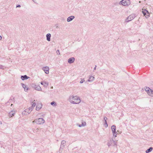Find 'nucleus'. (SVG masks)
<instances>
[{"label": "nucleus", "instance_id": "f257e3e1", "mask_svg": "<svg viewBox=\"0 0 153 153\" xmlns=\"http://www.w3.org/2000/svg\"><path fill=\"white\" fill-rule=\"evenodd\" d=\"M69 101L71 103L74 104H79L81 101V99L79 97L73 95L70 96Z\"/></svg>", "mask_w": 153, "mask_h": 153}, {"label": "nucleus", "instance_id": "f03ea898", "mask_svg": "<svg viewBox=\"0 0 153 153\" xmlns=\"http://www.w3.org/2000/svg\"><path fill=\"white\" fill-rule=\"evenodd\" d=\"M35 100H31L30 101V104L31 105V106L29 108V110L28 112V114H30L31 111L33 110L35 106H36V103L35 102Z\"/></svg>", "mask_w": 153, "mask_h": 153}, {"label": "nucleus", "instance_id": "7ed1b4c3", "mask_svg": "<svg viewBox=\"0 0 153 153\" xmlns=\"http://www.w3.org/2000/svg\"><path fill=\"white\" fill-rule=\"evenodd\" d=\"M130 1L129 0H122L121 1L119 4L124 6H128L130 4Z\"/></svg>", "mask_w": 153, "mask_h": 153}, {"label": "nucleus", "instance_id": "20e7f679", "mask_svg": "<svg viewBox=\"0 0 153 153\" xmlns=\"http://www.w3.org/2000/svg\"><path fill=\"white\" fill-rule=\"evenodd\" d=\"M35 123L38 124H41L44 123L45 121L42 118H39L35 119Z\"/></svg>", "mask_w": 153, "mask_h": 153}, {"label": "nucleus", "instance_id": "39448f33", "mask_svg": "<svg viewBox=\"0 0 153 153\" xmlns=\"http://www.w3.org/2000/svg\"><path fill=\"white\" fill-rule=\"evenodd\" d=\"M142 13L144 16H145L146 17V18H148L149 16V14L147 11V10L146 9H142Z\"/></svg>", "mask_w": 153, "mask_h": 153}, {"label": "nucleus", "instance_id": "423d86ee", "mask_svg": "<svg viewBox=\"0 0 153 153\" xmlns=\"http://www.w3.org/2000/svg\"><path fill=\"white\" fill-rule=\"evenodd\" d=\"M134 19L133 14L130 15L127 19H126V22H129L133 20Z\"/></svg>", "mask_w": 153, "mask_h": 153}, {"label": "nucleus", "instance_id": "0eeeda50", "mask_svg": "<svg viewBox=\"0 0 153 153\" xmlns=\"http://www.w3.org/2000/svg\"><path fill=\"white\" fill-rule=\"evenodd\" d=\"M42 70L45 71V73L48 74L49 73V68L48 67H45L42 68Z\"/></svg>", "mask_w": 153, "mask_h": 153}, {"label": "nucleus", "instance_id": "6e6552de", "mask_svg": "<svg viewBox=\"0 0 153 153\" xmlns=\"http://www.w3.org/2000/svg\"><path fill=\"white\" fill-rule=\"evenodd\" d=\"M42 105L41 103H38L36 106V111L39 110L42 108Z\"/></svg>", "mask_w": 153, "mask_h": 153}, {"label": "nucleus", "instance_id": "1a4fd4ad", "mask_svg": "<svg viewBox=\"0 0 153 153\" xmlns=\"http://www.w3.org/2000/svg\"><path fill=\"white\" fill-rule=\"evenodd\" d=\"M75 58L74 57H71L68 60V62L69 64L73 63L75 61Z\"/></svg>", "mask_w": 153, "mask_h": 153}, {"label": "nucleus", "instance_id": "9d476101", "mask_svg": "<svg viewBox=\"0 0 153 153\" xmlns=\"http://www.w3.org/2000/svg\"><path fill=\"white\" fill-rule=\"evenodd\" d=\"M75 18V16H71L68 17L67 19V21L70 22L73 20Z\"/></svg>", "mask_w": 153, "mask_h": 153}, {"label": "nucleus", "instance_id": "9b49d317", "mask_svg": "<svg viewBox=\"0 0 153 153\" xmlns=\"http://www.w3.org/2000/svg\"><path fill=\"white\" fill-rule=\"evenodd\" d=\"M34 88L35 89L37 90L38 91H41V88L39 85H35L34 86Z\"/></svg>", "mask_w": 153, "mask_h": 153}, {"label": "nucleus", "instance_id": "f8f14e48", "mask_svg": "<svg viewBox=\"0 0 153 153\" xmlns=\"http://www.w3.org/2000/svg\"><path fill=\"white\" fill-rule=\"evenodd\" d=\"M41 84L42 85H43L45 87H47L48 85V82H41Z\"/></svg>", "mask_w": 153, "mask_h": 153}, {"label": "nucleus", "instance_id": "ddd939ff", "mask_svg": "<svg viewBox=\"0 0 153 153\" xmlns=\"http://www.w3.org/2000/svg\"><path fill=\"white\" fill-rule=\"evenodd\" d=\"M51 34L50 33H48L46 35L47 40L49 42L51 40Z\"/></svg>", "mask_w": 153, "mask_h": 153}, {"label": "nucleus", "instance_id": "4468645a", "mask_svg": "<svg viewBox=\"0 0 153 153\" xmlns=\"http://www.w3.org/2000/svg\"><path fill=\"white\" fill-rule=\"evenodd\" d=\"M29 78V77L27 76L26 75L24 76H21V78L22 80H24L28 79Z\"/></svg>", "mask_w": 153, "mask_h": 153}, {"label": "nucleus", "instance_id": "2eb2a0df", "mask_svg": "<svg viewBox=\"0 0 153 153\" xmlns=\"http://www.w3.org/2000/svg\"><path fill=\"white\" fill-rule=\"evenodd\" d=\"M94 77L92 76H90L89 77V79L87 81L89 82H91L94 80Z\"/></svg>", "mask_w": 153, "mask_h": 153}, {"label": "nucleus", "instance_id": "dca6fc26", "mask_svg": "<svg viewBox=\"0 0 153 153\" xmlns=\"http://www.w3.org/2000/svg\"><path fill=\"white\" fill-rule=\"evenodd\" d=\"M113 142H115V141H114L113 140H112L111 139L108 140L107 143L108 146H110L112 144Z\"/></svg>", "mask_w": 153, "mask_h": 153}, {"label": "nucleus", "instance_id": "f3484780", "mask_svg": "<svg viewBox=\"0 0 153 153\" xmlns=\"http://www.w3.org/2000/svg\"><path fill=\"white\" fill-rule=\"evenodd\" d=\"M15 114V112L14 111H12L9 113V116L10 117H12L14 116V114Z\"/></svg>", "mask_w": 153, "mask_h": 153}, {"label": "nucleus", "instance_id": "a211bd4d", "mask_svg": "<svg viewBox=\"0 0 153 153\" xmlns=\"http://www.w3.org/2000/svg\"><path fill=\"white\" fill-rule=\"evenodd\" d=\"M22 87L24 89V90L26 91L28 90V88L26 87V85L23 83H21Z\"/></svg>", "mask_w": 153, "mask_h": 153}, {"label": "nucleus", "instance_id": "6ab92c4d", "mask_svg": "<svg viewBox=\"0 0 153 153\" xmlns=\"http://www.w3.org/2000/svg\"><path fill=\"white\" fill-rule=\"evenodd\" d=\"M145 91L147 92L148 94H149V92L151 91V89L149 87H146L145 88Z\"/></svg>", "mask_w": 153, "mask_h": 153}, {"label": "nucleus", "instance_id": "aec40b11", "mask_svg": "<svg viewBox=\"0 0 153 153\" xmlns=\"http://www.w3.org/2000/svg\"><path fill=\"white\" fill-rule=\"evenodd\" d=\"M116 126L115 125H113L111 126V129L112 132L116 131Z\"/></svg>", "mask_w": 153, "mask_h": 153}, {"label": "nucleus", "instance_id": "412c9836", "mask_svg": "<svg viewBox=\"0 0 153 153\" xmlns=\"http://www.w3.org/2000/svg\"><path fill=\"white\" fill-rule=\"evenodd\" d=\"M153 148L152 147H150V148H149L147 150L146 152V153H148L149 152H151L152 149H153Z\"/></svg>", "mask_w": 153, "mask_h": 153}, {"label": "nucleus", "instance_id": "4be33fe9", "mask_svg": "<svg viewBox=\"0 0 153 153\" xmlns=\"http://www.w3.org/2000/svg\"><path fill=\"white\" fill-rule=\"evenodd\" d=\"M148 95L150 96L153 97V90H151V91L150 92H149Z\"/></svg>", "mask_w": 153, "mask_h": 153}, {"label": "nucleus", "instance_id": "5701e85b", "mask_svg": "<svg viewBox=\"0 0 153 153\" xmlns=\"http://www.w3.org/2000/svg\"><path fill=\"white\" fill-rule=\"evenodd\" d=\"M112 133H113V136L114 137V138H115V137H117V132L116 131H115L114 132Z\"/></svg>", "mask_w": 153, "mask_h": 153}, {"label": "nucleus", "instance_id": "b1692460", "mask_svg": "<svg viewBox=\"0 0 153 153\" xmlns=\"http://www.w3.org/2000/svg\"><path fill=\"white\" fill-rule=\"evenodd\" d=\"M28 110H29V109H25L24 111L23 112H22V114H26V115L27 114H26V112H27V113H28Z\"/></svg>", "mask_w": 153, "mask_h": 153}, {"label": "nucleus", "instance_id": "393cba45", "mask_svg": "<svg viewBox=\"0 0 153 153\" xmlns=\"http://www.w3.org/2000/svg\"><path fill=\"white\" fill-rule=\"evenodd\" d=\"M51 105L54 106H56V103L54 101H53L51 102Z\"/></svg>", "mask_w": 153, "mask_h": 153}, {"label": "nucleus", "instance_id": "a878e982", "mask_svg": "<svg viewBox=\"0 0 153 153\" xmlns=\"http://www.w3.org/2000/svg\"><path fill=\"white\" fill-rule=\"evenodd\" d=\"M86 125V123L85 122V124H83V123H82V124H80V125H79V127H82V126H85Z\"/></svg>", "mask_w": 153, "mask_h": 153}, {"label": "nucleus", "instance_id": "bb28decb", "mask_svg": "<svg viewBox=\"0 0 153 153\" xmlns=\"http://www.w3.org/2000/svg\"><path fill=\"white\" fill-rule=\"evenodd\" d=\"M5 68V67L4 66L2 65H0V69H4Z\"/></svg>", "mask_w": 153, "mask_h": 153}, {"label": "nucleus", "instance_id": "cd10ccee", "mask_svg": "<svg viewBox=\"0 0 153 153\" xmlns=\"http://www.w3.org/2000/svg\"><path fill=\"white\" fill-rule=\"evenodd\" d=\"M66 143V141L65 140H62V141L61 143V144L62 145H64Z\"/></svg>", "mask_w": 153, "mask_h": 153}, {"label": "nucleus", "instance_id": "c85d7f7f", "mask_svg": "<svg viewBox=\"0 0 153 153\" xmlns=\"http://www.w3.org/2000/svg\"><path fill=\"white\" fill-rule=\"evenodd\" d=\"M63 148H62L60 147V148L59 149V153H61L62 152V151H63Z\"/></svg>", "mask_w": 153, "mask_h": 153}, {"label": "nucleus", "instance_id": "c756f323", "mask_svg": "<svg viewBox=\"0 0 153 153\" xmlns=\"http://www.w3.org/2000/svg\"><path fill=\"white\" fill-rule=\"evenodd\" d=\"M82 79V80L80 82V83H82L83 82H84L85 81L84 80V79Z\"/></svg>", "mask_w": 153, "mask_h": 153}, {"label": "nucleus", "instance_id": "7c9ffc66", "mask_svg": "<svg viewBox=\"0 0 153 153\" xmlns=\"http://www.w3.org/2000/svg\"><path fill=\"white\" fill-rule=\"evenodd\" d=\"M105 127H108V124H107V123L106 121H105Z\"/></svg>", "mask_w": 153, "mask_h": 153}, {"label": "nucleus", "instance_id": "2f4dec72", "mask_svg": "<svg viewBox=\"0 0 153 153\" xmlns=\"http://www.w3.org/2000/svg\"><path fill=\"white\" fill-rule=\"evenodd\" d=\"M56 52L57 55H59L60 54V52L59 50H57Z\"/></svg>", "mask_w": 153, "mask_h": 153}, {"label": "nucleus", "instance_id": "473e14b6", "mask_svg": "<svg viewBox=\"0 0 153 153\" xmlns=\"http://www.w3.org/2000/svg\"><path fill=\"white\" fill-rule=\"evenodd\" d=\"M64 146H65L64 145H62V144H61L60 147L64 148Z\"/></svg>", "mask_w": 153, "mask_h": 153}, {"label": "nucleus", "instance_id": "72a5a7b5", "mask_svg": "<svg viewBox=\"0 0 153 153\" xmlns=\"http://www.w3.org/2000/svg\"><path fill=\"white\" fill-rule=\"evenodd\" d=\"M21 7V5H20L18 4L16 6V8L17 7Z\"/></svg>", "mask_w": 153, "mask_h": 153}, {"label": "nucleus", "instance_id": "f704fd0d", "mask_svg": "<svg viewBox=\"0 0 153 153\" xmlns=\"http://www.w3.org/2000/svg\"><path fill=\"white\" fill-rule=\"evenodd\" d=\"M107 119V118L105 117L104 118V120L105 121H106Z\"/></svg>", "mask_w": 153, "mask_h": 153}, {"label": "nucleus", "instance_id": "c9c22d12", "mask_svg": "<svg viewBox=\"0 0 153 153\" xmlns=\"http://www.w3.org/2000/svg\"><path fill=\"white\" fill-rule=\"evenodd\" d=\"M38 130H39V129L38 128H37V129H36L35 130H34V132H37L38 131Z\"/></svg>", "mask_w": 153, "mask_h": 153}, {"label": "nucleus", "instance_id": "e433bc0d", "mask_svg": "<svg viewBox=\"0 0 153 153\" xmlns=\"http://www.w3.org/2000/svg\"><path fill=\"white\" fill-rule=\"evenodd\" d=\"M96 67H97V66L96 65H95V67L94 68V70H96Z\"/></svg>", "mask_w": 153, "mask_h": 153}, {"label": "nucleus", "instance_id": "4c0bfd02", "mask_svg": "<svg viewBox=\"0 0 153 153\" xmlns=\"http://www.w3.org/2000/svg\"><path fill=\"white\" fill-rule=\"evenodd\" d=\"M35 120H34V121H33L32 122V123H35Z\"/></svg>", "mask_w": 153, "mask_h": 153}, {"label": "nucleus", "instance_id": "58836bf2", "mask_svg": "<svg viewBox=\"0 0 153 153\" xmlns=\"http://www.w3.org/2000/svg\"><path fill=\"white\" fill-rule=\"evenodd\" d=\"M2 39V37L1 36H0V40H1Z\"/></svg>", "mask_w": 153, "mask_h": 153}, {"label": "nucleus", "instance_id": "ea45409f", "mask_svg": "<svg viewBox=\"0 0 153 153\" xmlns=\"http://www.w3.org/2000/svg\"><path fill=\"white\" fill-rule=\"evenodd\" d=\"M11 100H9V102H10Z\"/></svg>", "mask_w": 153, "mask_h": 153}, {"label": "nucleus", "instance_id": "a19ab883", "mask_svg": "<svg viewBox=\"0 0 153 153\" xmlns=\"http://www.w3.org/2000/svg\"><path fill=\"white\" fill-rule=\"evenodd\" d=\"M32 0V1H33L34 2H35V3H36V2H35V1H35L34 0Z\"/></svg>", "mask_w": 153, "mask_h": 153}, {"label": "nucleus", "instance_id": "79ce46f5", "mask_svg": "<svg viewBox=\"0 0 153 153\" xmlns=\"http://www.w3.org/2000/svg\"><path fill=\"white\" fill-rule=\"evenodd\" d=\"M83 124H85V123H83Z\"/></svg>", "mask_w": 153, "mask_h": 153}, {"label": "nucleus", "instance_id": "37998d69", "mask_svg": "<svg viewBox=\"0 0 153 153\" xmlns=\"http://www.w3.org/2000/svg\"><path fill=\"white\" fill-rule=\"evenodd\" d=\"M12 105H13V104H12L11 105V106H12Z\"/></svg>", "mask_w": 153, "mask_h": 153}, {"label": "nucleus", "instance_id": "c03bdc74", "mask_svg": "<svg viewBox=\"0 0 153 153\" xmlns=\"http://www.w3.org/2000/svg\"><path fill=\"white\" fill-rule=\"evenodd\" d=\"M1 124H2V123H1Z\"/></svg>", "mask_w": 153, "mask_h": 153}]
</instances>
